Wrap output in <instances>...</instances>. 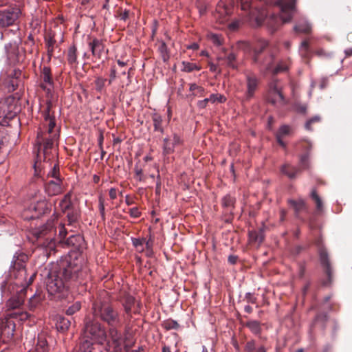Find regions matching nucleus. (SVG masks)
<instances>
[{
    "instance_id": "obj_10",
    "label": "nucleus",
    "mask_w": 352,
    "mask_h": 352,
    "mask_svg": "<svg viewBox=\"0 0 352 352\" xmlns=\"http://www.w3.org/2000/svg\"><path fill=\"white\" fill-rule=\"evenodd\" d=\"M119 326H109L108 336L109 340L107 345L113 352H122V334L118 330Z\"/></svg>"
},
{
    "instance_id": "obj_39",
    "label": "nucleus",
    "mask_w": 352,
    "mask_h": 352,
    "mask_svg": "<svg viewBox=\"0 0 352 352\" xmlns=\"http://www.w3.org/2000/svg\"><path fill=\"white\" fill-rule=\"evenodd\" d=\"M190 91L193 92L194 96L199 97L203 96L204 93V87L198 86L195 83L190 85Z\"/></svg>"
},
{
    "instance_id": "obj_9",
    "label": "nucleus",
    "mask_w": 352,
    "mask_h": 352,
    "mask_svg": "<svg viewBox=\"0 0 352 352\" xmlns=\"http://www.w3.org/2000/svg\"><path fill=\"white\" fill-rule=\"evenodd\" d=\"M40 78L41 80L40 84L41 88L45 91L47 98H52L54 80L51 69L49 67L44 66L41 69Z\"/></svg>"
},
{
    "instance_id": "obj_51",
    "label": "nucleus",
    "mask_w": 352,
    "mask_h": 352,
    "mask_svg": "<svg viewBox=\"0 0 352 352\" xmlns=\"http://www.w3.org/2000/svg\"><path fill=\"white\" fill-rule=\"evenodd\" d=\"M300 164L302 168L307 169L309 168V162H308V154L305 153L300 156Z\"/></svg>"
},
{
    "instance_id": "obj_52",
    "label": "nucleus",
    "mask_w": 352,
    "mask_h": 352,
    "mask_svg": "<svg viewBox=\"0 0 352 352\" xmlns=\"http://www.w3.org/2000/svg\"><path fill=\"white\" fill-rule=\"evenodd\" d=\"M99 203V210L100 215L103 220L105 219V212H104V199L102 196H100L98 198Z\"/></svg>"
},
{
    "instance_id": "obj_6",
    "label": "nucleus",
    "mask_w": 352,
    "mask_h": 352,
    "mask_svg": "<svg viewBox=\"0 0 352 352\" xmlns=\"http://www.w3.org/2000/svg\"><path fill=\"white\" fill-rule=\"evenodd\" d=\"M84 336L100 344H103L107 338L105 328L99 322L90 319L85 322Z\"/></svg>"
},
{
    "instance_id": "obj_18",
    "label": "nucleus",
    "mask_w": 352,
    "mask_h": 352,
    "mask_svg": "<svg viewBox=\"0 0 352 352\" xmlns=\"http://www.w3.org/2000/svg\"><path fill=\"white\" fill-rule=\"evenodd\" d=\"M62 181L60 179L50 180L45 184V190L49 196H55L62 192Z\"/></svg>"
},
{
    "instance_id": "obj_49",
    "label": "nucleus",
    "mask_w": 352,
    "mask_h": 352,
    "mask_svg": "<svg viewBox=\"0 0 352 352\" xmlns=\"http://www.w3.org/2000/svg\"><path fill=\"white\" fill-rule=\"evenodd\" d=\"M241 3V10L244 11L250 10V14H252L251 3L252 0H239Z\"/></svg>"
},
{
    "instance_id": "obj_23",
    "label": "nucleus",
    "mask_w": 352,
    "mask_h": 352,
    "mask_svg": "<svg viewBox=\"0 0 352 352\" xmlns=\"http://www.w3.org/2000/svg\"><path fill=\"white\" fill-rule=\"evenodd\" d=\"M291 132V128L288 125L281 126L276 133V137L278 143L283 147L285 146V142L283 141V138L287 135H289Z\"/></svg>"
},
{
    "instance_id": "obj_53",
    "label": "nucleus",
    "mask_w": 352,
    "mask_h": 352,
    "mask_svg": "<svg viewBox=\"0 0 352 352\" xmlns=\"http://www.w3.org/2000/svg\"><path fill=\"white\" fill-rule=\"evenodd\" d=\"M48 176L53 177L54 180H56V179H60L58 166L54 165L53 168L49 172Z\"/></svg>"
},
{
    "instance_id": "obj_48",
    "label": "nucleus",
    "mask_w": 352,
    "mask_h": 352,
    "mask_svg": "<svg viewBox=\"0 0 352 352\" xmlns=\"http://www.w3.org/2000/svg\"><path fill=\"white\" fill-rule=\"evenodd\" d=\"M234 199L230 195L225 196L222 199V205L223 207L230 208L233 206Z\"/></svg>"
},
{
    "instance_id": "obj_42",
    "label": "nucleus",
    "mask_w": 352,
    "mask_h": 352,
    "mask_svg": "<svg viewBox=\"0 0 352 352\" xmlns=\"http://www.w3.org/2000/svg\"><path fill=\"white\" fill-rule=\"evenodd\" d=\"M207 38L209 41H210L214 45L217 46H219L222 44V40L221 36L219 34L209 33L207 34Z\"/></svg>"
},
{
    "instance_id": "obj_17",
    "label": "nucleus",
    "mask_w": 352,
    "mask_h": 352,
    "mask_svg": "<svg viewBox=\"0 0 352 352\" xmlns=\"http://www.w3.org/2000/svg\"><path fill=\"white\" fill-rule=\"evenodd\" d=\"M89 46L92 55L98 59H101L105 54L104 44L102 40L94 38L89 43Z\"/></svg>"
},
{
    "instance_id": "obj_37",
    "label": "nucleus",
    "mask_w": 352,
    "mask_h": 352,
    "mask_svg": "<svg viewBox=\"0 0 352 352\" xmlns=\"http://www.w3.org/2000/svg\"><path fill=\"white\" fill-rule=\"evenodd\" d=\"M267 45L268 43L265 40L259 41L257 45L254 47L255 55L257 56L258 54L261 53L263 50L267 47ZM254 61H257L256 56H254Z\"/></svg>"
},
{
    "instance_id": "obj_33",
    "label": "nucleus",
    "mask_w": 352,
    "mask_h": 352,
    "mask_svg": "<svg viewBox=\"0 0 352 352\" xmlns=\"http://www.w3.org/2000/svg\"><path fill=\"white\" fill-rule=\"evenodd\" d=\"M153 126L155 131L163 133L164 129L162 127V118L157 113H154L152 116Z\"/></svg>"
},
{
    "instance_id": "obj_40",
    "label": "nucleus",
    "mask_w": 352,
    "mask_h": 352,
    "mask_svg": "<svg viewBox=\"0 0 352 352\" xmlns=\"http://www.w3.org/2000/svg\"><path fill=\"white\" fill-rule=\"evenodd\" d=\"M43 296L41 294H34L30 298L29 306L30 309L35 308L42 300Z\"/></svg>"
},
{
    "instance_id": "obj_26",
    "label": "nucleus",
    "mask_w": 352,
    "mask_h": 352,
    "mask_svg": "<svg viewBox=\"0 0 352 352\" xmlns=\"http://www.w3.org/2000/svg\"><path fill=\"white\" fill-rule=\"evenodd\" d=\"M67 60L72 66L78 65L77 48L75 45H72L69 47L67 54Z\"/></svg>"
},
{
    "instance_id": "obj_14",
    "label": "nucleus",
    "mask_w": 352,
    "mask_h": 352,
    "mask_svg": "<svg viewBox=\"0 0 352 352\" xmlns=\"http://www.w3.org/2000/svg\"><path fill=\"white\" fill-rule=\"evenodd\" d=\"M163 142V153L169 155L174 152L176 146L183 144V140L179 135L174 133L173 135L164 138Z\"/></svg>"
},
{
    "instance_id": "obj_24",
    "label": "nucleus",
    "mask_w": 352,
    "mask_h": 352,
    "mask_svg": "<svg viewBox=\"0 0 352 352\" xmlns=\"http://www.w3.org/2000/svg\"><path fill=\"white\" fill-rule=\"evenodd\" d=\"M70 326V321L62 316H57L56 317V327L59 331H67Z\"/></svg>"
},
{
    "instance_id": "obj_3",
    "label": "nucleus",
    "mask_w": 352,
    "mask_h": 352,
    "mask_svg": "<svg viewBox=\"0 0 352 352\" xmlns=\"http://www.w3.org/2000/svg\"><path fill=\"white\" fill-rule=\"evenodd\" d=\"M92 314L94 320L100 319L108 326H121L122 320L119 311L107 300L97 299L92 307Z\"/></svg>"
},
{
    "instance_id": "obj_60",
    "label": "nucleus",
    "mask_w": 352,
    "mask_h": 352,
    "mask_svg": "<svg viewBox=\"0 0 352 352\" xmlns=\"http://www.w3.org/2000/svg\"><path fill=\"white\" fill-rule=\"evenodd\" d=\"M82 239V236L80 235L78 236H72L68 239V243H74V241H80Z\"/></svg>"
},
{
    "instance_id": "obj_27",
    "label": "nucleus",
    "mask_w": 352,
    "mask_h": 352,
    "mask_svg": "<svg viewBox=\"0 0 352 352\" xmlns=\"http://www.w3.org/2000/svg\"><path fill=\"white\" fill-rule=\"evenodd\" d=\"M281 172L288 177L293 179L298 173L299 169L289 164H284L281 168Z\"/></svg>"
},
{
    "instance_id": "obj_46",
    "label": "nucleus",
    "mask_w": 352,
    "mask_h": 352,
    "mask_svg": "<svg viewBox=\"0 0 352 352\" xmlns=\"http://www.w3.org/2000/svg\"><path fill=\"white\" fill-rule=\"evenodd\" d=\"M106 80H107L105 78L101 77H98L95 80V87L98 91H101L103 89Z\"/></svg>"
},
{
    "instance_id": "obj_11",
    "label": "nucleus",
    "mask_w": 352,
    "mask_h": 352,
    "mask_svg": "<svg viewBox=\"0 0 352 352\" xmlns=\"http://www.w3.org/2000/svg\"><path fill=\"white\" fill-rule=\"evenodd\" d=\"M58 37L59 38V43L63 42V34L61 31H60L58 34L55 32H50L45 36V43L49 61L53 56L54 49L58 46Z\"/></svg>"
},
{
    "instance_id": "obj_36",
    "label": "nucleus",
    "mask_w": 352,
    "mask_h": 352,
    "mask_svg": "<svg viewBox=\"0 0 352 352\" xmlns=\"http://www.w3.org/2000/svg\"><path fill=\"white\" fill-rule=\"evenodd\" d=\"M34 352H47V341L43 338H38Z\"/></svg>"
},
{
    "instance_id": "obj_58",
    "label": "nucleus",
    "mask_w": 352,
    "mask_h": 352,
    "mask_svg": "<svg viewBox=\"0 0 352 352\" xmlns=\"http://www.w3.org/2000/svg\"><path fill=\"white\" fill-rule=\"evenodd\" d=\"M245 299L248 302L251 303H255L256 300V298L251 293H247L245 294Z\"/></svg>"
},
{
    "instance_id": "obj_45",
    "label": "nucleus",
    "mask_w": 352,
    "mask_h": 352,
    "mask_svg": "<svg viewBox=\"0 0 352 352\" xmlns=\"http://www.w3.org/2000/svg\"><path fill=\"white\" fill-rule=\"evenodd\" d=\"M81 307V304L79 301L75 302L72 305L69 307V308L66 311V314L67 315H73L76 312L80 310Z\"/></svg>"
},
{
    "instance_id": "obj_59",
    "label": "nucleus",
    "mask_w": 352,
    "mask_h": 352,
    "mask_svg": "<svg viewBox=\"0 0 352 352\" xmlns=\"http://www.w3.org/2000/svg\"><path fill=\"white\" fill-rule=\"evenodd\" d=\"M77 217H78L77 213L74 212H72V213H68V214H67V217H68L69 221L70 223L76 221Z\"/></svg>"
},
{
    "instance_id": "obj_4",
    "label": "nucleus",
    "mask_w": 352,
    "mask_h": 352,
    "mask_svg": "<svg viewBox=\"0 0 352 352\" xmlns=\"http://www.w3.org/2000/svg\"><path fill=\"white\" fill-rule=\"evenodd\" d=\"M56 230L54 224V219L49 220L46 224L43 225L34 232V235L38 241V245L43 248L52 250L55 247L54 237Z\"/></svg>"
},
{
    "instance_id": "obj_2",
    "label": "nucleus",
    "mask_w": 352,
    "mask_h": 352,
    "mask_svg": "<svg viewBox=\"0 0 352 352\" xmlns=\"http://www.w3.org/2000/svg\"><path fill=\"white\" fill-rule=\"evenodd\" d=\"M52 109V102L50 100H47L46 107L42 113L43 117V124L46 129L39 131L37 135L36 143L39 148L35 166L37 165L38 160H41L42 157L44 161L47 162L51 160L50 156L51 150L53 148L54 142L58 137V131L55 129L56 119Z\"/></svg>"
},
{
    "instance_id": "obj_20",
    "label": "nucleus",
    "mask_w": 352,
    "mask_h": 352,
    "mask_svg": "<svg viewBox=\"0 0 352 352\" xmlns=\"http://www.w3.org/2000/svg\"><path fill=\"white\" fill-rule=\"evenodd\" d=\"M6 52L8 56V58L12 62L14 63L18 61V42L14 41V43H10L5 46Z\"/></svg>"
},
{
    "instance_id": "obj_25",
    "label": "nucleus",
    "mask_w": 352,
    "mask_h": 352,
    "mask_svg": "<svg viewBox=\"0 0 352 352\" xmlns=\"http://www.w3.org/2000/svg\"><path fill=\"white\" fill-rule=\"evenodd\" d=\"M72 192L67 193L59 203V206L63 212L72 209V203L71 201Z\"/></svg>"
},
{
    "instance_id": "obj_22",
    "label": "nucleus",
    "mask_w": 352,
    "mask_h": 352,
    "mask_svg": "<svg viewBox=\"0 0 352 352\" xmlns=\"http://www.w3.org/2000/svg\"><path fill=\"white\" fill-rule=\"evenodd\" d=\"M119 300L124 307V311L127 315L131 314L132 307L135 303V298L127 293H124L122 296H120Z\"/></svg>"
},
{
    "instance_id": "obj_57",
    "label": "nucleus",
    "mask_w": 352,
    "mask_h": 352,
    "mask_svg": "<svg viewBox=\"0 0 352 352\" xmlns=\"http://www.w3.org/2000/svg\"><path fill=\"white\" fill-rule=\"evenodd\" d=\"M135 173L136 178L138 180L141 181L142 177L143 171H142V169L139 168L137 165L135 166Z\"/></svg>"
},
{
    "instance_id": "obj_28",
    "label": "nucleus",
    "mask_w": 352,
    "mask_h": 352,
    "mask_svg": "<svg viewBox=\"0 0 352 352\" xmlns=\"http://www.w3.org/2000/svg\"><path fill=\"white\" fill-rule=\"evenodd\" d=\"M296 32L309 34L311 31V25L307 21H301L294 27Z\"/></svg>"
},
{
    "instance_id": "obj_29",
    "label": "nucleus",
    "mask_w": 352,
    "mask_h": 352,
    "mask_svg": "<svg viewBox=\"0 0 352 352\" xmlns=\"http://www.w3.org/2000/svg\"><path fill=\"white\" fill-rule=\"evenodd\" d=\"M320 259L321 264L326 268L327 273L329 276L331 274L330 263L329 261L328 254L325 250H320Z\"/></svg>"
},
{
    "instance_id": "obj_35",
    "label": "nucleus",
    "mask_w": 352,
    "mask_h": 352,
    "mask_svg": "<svg viewBox=\"0 0 352 352\" xmlns=\"http://www.w3.org/2000/svg\"><path fill=\"white\" fill-rule=\"evenodd\" d=\"M182 70L185 72H191L194 70H200L201 67L197 65L195 63L183 61L182 62Z\"/></svg>"
},
{
    "instance_id": "obj_7",
    "label": "nucleus",
    "mask_w": 352,
    "mask_h": 352,
    "mask_svg": "<svg viewBox=\"0 0 352 352\" xmlns=\"http://www.w3.org/2000/svg\"><path fill=\"white\" fill-rule=\"evenodd\" d=\"M50 206L51 205L47 203L45 198L35 199L24 209L22 212V217L25 220L39 218L50 210Z\"/></svg>"
},
{
    "instance_id": "obj_12",
    "label": "nucleus",
    "mask_w": 352,
    "mask_h": 352,
    "mask_svg": "<svg viewBox=\"0 0 352 352\" xmlns=\"http://www.w3.org/2000/svg\"><path fill=\"white\" fill-rule=\"evenodd\" d=\"M296 0H278V5L280 10V18L283 23L289 22L293 16Z\"/></svg>"
},
{
    "instance_id": "obj_55",
    "label": "nucleus",
    "mask_w": 352,
    "mask_h": 352,
    "mask_svg": "<svg viewBox=\"0 0 352 352\" xmlns=\"http://www.w3.org/2000/svg\"><path fill=\"white\" fill-rule=\"evenodd\" d=\"M129 214L133 218H138L140 216L141 212L139 209L136 207L132 208L129 209Z\"/></svg>"
},
{
    "instance_id": "obj_34",
    "label": "nucleus",
    "mask_w": 352,
    "mask_h": 352,
    "mask_svg": "<svg viewBox=\"0 0 352 352\" xmlns=\"http://www.w3.org/2000/svg\"><path fill=\"white\" fill-rule=\"evenodd\" d=\"M311 198L314 201L316 206V209L319 211L322 210L323 208L322 201L320 196L318 195L316 189H313L311 190Z\"/></svg>"
},
{
    "instance_id": "obj_50",
    "label": "nucleus",
    "mask_w": 352,
    "mask_h": 352,
    "mask_svg": "<svg viewBox=\"0 0 352 352\" xmlns=\"http://www.w3.org/2000/svg\"><path fill=\"white\" fill-rule=\"evenodd\" d=\"M245 352H254L256 349V342L254 340H251L246 342L245 345Z\"/></svg>"
},
{
    "instance_id": "obj_54",
    "label": "nucleus",
    "mask_w": 352,
    "mask_h": 352,
    "mask_svg": "<svg viewBox=\"0 0 352 352\" xmlns=\"http://www.w3.org/2000/svg\"><path fill=\"white\" fill-rule=\"evenodd\" d=\"M288 66L286 63H280L274 69V74H278L279 72H285L287 70Z\"/></svg>"
},
{
    "instance_id": "obj_32",
    "label": "nucleus",
    "mask_w": 352,
    "mask_h": 352,
    "mask_svg": "<svg viewBox=\"0 0 352 352\" xmlns=\"http://www.w3.org/2000/svg\"><path fill=\"white\" fill-rule=\"evenodd\" d=\"M289 203L294 207L297 213L307 209L306 203L302 199H299L298 200H289Z\"/></svg>"
},
{
    "instance_id": "obj_19",
    "label": "nucleus",
    "mask_w": 352,
    "mask_h": 352,
    "mask_svg": "<svg viewBox=\"0 0 352 352\" xmlns=\"http://www.w3.org/2000/svg\"><path fill=\"white\" fill-rule=\"evenodd\" d=\"M230 14V8L227 5L226 1H220L217 7V15L219 16H216V18L220 21V23H223Z\"/></svg>"
},
{
    "instance_id": "obj_62",
    "label": "nucleus",
    "mask_w": 352,
    "mask_h": 352,
    "mask_svg": "<svg viewBox=\"0 0 352 352\" xmlns=\"http://www.w3.org/2000/svg\"><path fill=\"white\" fill-rule=\"evenodd\" d=\"M109 197L111 199H115L117 197V190L114 188H111L109 190Z\"/></svg>"
},
{
    "instance_id": "obj_16",
    "label": "nucleus",
    "mask_w": 352,
    "mask_h": 352,
    "mask_svg": "<svg viewBox=\"0 0 352 352\" xmlns=\"http://www.w3.org/2000/svg\"><path fill=\"white\" fill-rule=\"evenodd\" d=\"M246 78V91L244 98L245 100L252 99L258 86V79L254 74H247Z\"/></svg>"
},
{
    "instance_id": "obj_61",
    "label": "nucleus",
    "mask_w": 352,
    "mask_h": 352,
    "mask_svg": "<svg viewBox=\"0 0 352 352\" xmlns=\"http://www.w3.org/2000/svg\"><path fill=\"white\" fill-rule=\"evenodd\" d=\"M129 10H124V12H121L119 15V17L121 20L126 21L129 18Z\"/></svg>"
},
{
    "instance_id": "obj_5",
    "label": "nucleus",
    "mask_w": 352,
    "mask_h": 352,
    "mask_svg": "<svg viewBox=\"0 0 352 352\" xmlns=\"http://www.w3.org/2000/svg\"><path fill=\"white\" fill-rule=\"evenodd\" d=\"M9 283L8 281L4 280L1 283V292L3 295H6L9 293H16V295L11 297L7 302V306L10 309H17L19 308L24 302V299L26 294L27 289L25 287L22 285L19 287V285L15 286L14 289L12 288V286L10 287V291L8 290Z\"/></svg>"
},
{
    "instance_id": "obj_56",
    "label": "nucleus",
    "mask_w": 352,
    "mask_h": 352,
    "mask_svg": "<svg viewBox=\"0 0 352 352\" xmlns=\"http://www.w3.org/2000/svg\"><path fill=\"white\" fill-rule=\"evenodd\" d=\"M208 102H210L209 98H205L204 100H199L197 102V107L200 109H204L205 107H206Z\"/></svg>"
},
{
    "instance_id": "obj_15",
    "label": "nucleus",
    "mask_w": 352,
    "mask_h": 352,
    "mask_svg": "<svg viewBox=\"0 0 352 352\" xmlns=\"http://www.w3.org/2000/svg\"><path fill=\"white\" fill-rule=\"evenodd\" d=\"M268 100L272 104L284 102V97L281 93L280 87L277 80H272L269 84Z\"/></svg>"
},
{
    "instance_id": "obj_31",
    "label": "nucleus",
    "mask_w": 352,
    "mask_h": 352,
    "mask_svg": "<svg viewBox=\"0 0 352 352\" xmlns=\"http://www.w3.org/2000/svg\"><path fill=\"white\" fill-rule=\"evenodd\" d=\"M245 327L255 335H258L261 332V327L260 322L257 320H250L246 322Z\"/></svg>"
},
{
    "instance_id": "obj_41",
    "label": "nucleus",
    "mask_w": 352,
    "mask_h": 352,
    "mask_svg": "<svg viewBox=\"0 0 352 352\" xmlns=\"http://www.w3.org/2000/svg\"><path fill=\"white\" fill-rule=\"evenodd\" d=\"M162 326L166 330L177 329L179 327V324L173 320H167L164 321Z\"/></svg>"
},
{
    "instance_id": "obj_63",
    "label": "nucleus",
    "mask_w": 352,
    "mask_h": 352,
    "mask_svg": "<svg viewBox=\"0 0 352 352\" xmlns=\"http://www.w3.org/2000/svg\"><path fill=\"white\" fill-rule=\"evenodd\" d=\"M302 146L305 150H310L312 147V144H311V142L306 141L302 144Z\"/></svg>"
},
{
    "instance_id": "obj_1",
    "label": "nucleus",
    "mask_w": 352,
    "mask_h": 352,
    "mask_svg": "<svg viewBox=\"0 0 352 352\" xmlns=\"http://www.w3.org/2000/svg\"><path fill=\"white\" fill-rule=\"evenodd\" d=\"M85 273L86 269L81 257L73 258L69 256L60 261L49 273L46 283L49 294L58 298H63L67 292V282L82 278Z\"/></svg>"
},
{
    "instance_id": "obj_30",
    "label": "nucleus",
    "mask_w": 352,
    "mask_h": 352,
    "mask_svg": "<svg viewBox=\"0 0 352 352\" xmlns=\"http://www.w3.org/2000/svg\"><path fill=\"white\" fill-rule=\"evenodd\" d=\"M87 338L85 336L81 338L80 342V351L81 352H91L93 349V342Z\"/></svg>"
},
{
    "instance_id": "obj_38",
    "label": "nucleus",
    "mask_w": 352,
    "mask_h": 352,
    "mask_svg": "<svg viewBox=\"0 0 352 352\" xmlns=\"http://www.w3.org/2000/svg\"><path fill=\"white\" fill-rule=\"evenodd\" d=\"M210 102L214 104L216 102L223 103L226 101L225 96L220 94H212L209 97Z\"/></svg>"
},
{
    "instance_id": "obj_64",
    "label": "nucleus",
    "mask_w": 352,
    "mask_h": 352,
    "mask_svg": "<svg viewBox=\"0 0 352 352\" xmlns=\"http://www.w3.org/2000/svg\"><path fill=\"white\" fill-rule=\"evenodd\" d=\"M316 55L318 56H327V53L324 52V50L320 49L315 52Z\"/></svg>"
},
{
    "instance_id": "obj_21",
    "label": "nucleus",
    "mask_w": 352,
    "mask_h": 352,
    "mask_svg": "<svg viewBox=\"0 0 352 352\" xmlns=\"http://www.w3.org/2000/svg\"><path fill=\"white\" fill-rule=\"evenodd\" d=\"M298 52L301 58L308 63L312 56V51L310 48L309 39L304 40L301 42Z\"/></svg>"
},
{
    "instance_id": "obj_43",
    "label": "nucleus",
    "mask_w": 352,
    "mask_h": 352,
    "mask_svg": "<svg viewBox=\"0 0 352 352\" xmlns=\"http://www.w3.org/2000/svg\"><path fill=\"white\" fill-rule=\"evenodd\" d=\"M225 60L228 66L232 68L236 67L235 65L236 55L233 52H230L228 54H227L225 57Z\"/></svg>"
},
{
    "instance_id": "obj_44",
    "label": "nucleus",
    "mask_w": 352,
    "mask_h": 352,
    "mask_svg": "<svg viewBox=\"0 0 352 352\" xmlns=\"http://www.w3.org/2000/svg\"><path fill=\"white\" fill-rule=\"evenodd\" d=\"M133 245L135 247L138 251L142 252L144 250V245L145 242V239H132Z\"/></svg>"
},
{
    "instance_id": "obj_47",
    "label": "nucleus",
    "mask_w": 352,
    "mask_h": 352,
    "mask_svg": "<svg viewBox=\"0 0 352 352\" xmlns=\"http://www.w3.org/2000/svg\"><path fill=\"white\" fill-rule=\"evenodd\" d=\"M320 117L319 116H315L314 117H312L311 119H309V120L307 121V122L305 123V129L308 131H311L312 130V127H311V125L312 124L314 123H316V122H320Z\"/></svg>"
},
{
    "instance_id": "obj_8",
    "label": "nucleus",
    "mask_w": 352,
    "mask_h": 352,
    "mask_svg": "<svg viewBox=\"0 0 352 352\" xmlns=\"http://www.w3.org/2000/svg\"><path fill=\"white\" fill-rule=\"evenodd\" d=\"M11 276H13L16 280L14 283H8L9 287L12 286L14 289L15 286L22 285L23 282L26 280V270L25 269L24 262L22 260L16 258L12 262L10 270ZM10 291V288H8Z\"/></svg>"
},
{
    "instance_id": "obj_13",
    "label": "nucleus",
    "mask_w": 352,
    "mask_h": 352,
    "mask_svg": "<svg viewBox=\"0 0 352 352\" xmlns=\"http://www.w3.org/2000/svg\"><path fill=\"white\" fill-rule=\"evenodd\" d=\"M20 14L19 8L0 10V27L12 25Z\"/></svg>"
}]
</instances>
